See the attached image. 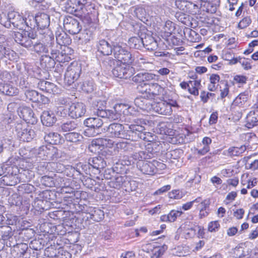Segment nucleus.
Wrapping results in <instances>:
<instances>
[{
    "label": "nucleus",
    "mask_w": 258,
    "mask_h": 258,
    "mask_svg": "<svg viewBox=\"0 0 258 258\" xmlns=\"http://www.w3.org/2000/svg\"><path fill=\"white\" fill-rule=\"evenodd\" d=\"M108 69H112L113 75L120 79H127L135 73V69L129 65L121 63L118 60L109 57L104 61Z\"/></svg>",
    "instance_id": "f257e3e1"
},
{
    "label": "nucleus",
    "mask_w": 258,
    "mask_h": 258,
    "mask_svg": "<svg viewBox=\"0 0 258 258\" xmlns=\"http://www.w3.org/2000/svg\"><path fill=\"white\" fill-rule=\"evenodd\" d=\"M140 121L137 120L136 124H132L128 125V129L126 130V140L138 141L139 139L150 141L151 133L145 131V128L141 125Z\"/></svg>",
    "instance_id": "f03ea898"
},
{
    "label": "nucleus",
    "mask_w": 258,
    "mask_h": 258,
    "mask_svg": "<svg viewBox=\"0 0 258 258\" xmlns=\"http://www.w3.org/2000/svg\"><path fill=\"white\" fill-rule=\"evenodd\" d=\"M37 36L36 32L30 30H24L21 32H15V41L22 46L29 49L32 47L33 42Z\"/></svg>",
    "instance_id": "7ed1b4c3"
},
{
    "label": "nucleus",
    "mask_w": 258,
    "mask_h": 258,
    "mask_svg": "<svg viewBox=\"0 0 258 258\" xmlns=\"http://www.w3.org/2000/svg\"><path fill=\"white\" fill-rule=\"evenodd\" d=\"M139 92L144 94V97L149 99H154L156 97L163 94L164 89L157 83H144L137 87Z\"/></svg>",
    "instance_id": "20e7f679"
},
{
    "label": "nucleus",
    "mask_w": 258,
    "mask_h": 258,
    "mask_svg": "<svg viewBox=\"0 0 258 258\" xmlns=\"http://www.w3.org/2000/svg\"><path fill=\"white\" fill-rule=\"evenodd\" d=\"M102 120L98 117H89L84 121L86 128L84 134L87 137H94L101 133V127L103 125Z\"/></svg>",
    "instance_id": "39448f33"
},
{
    "label": "nucleus",
    "mask_w": 258,
    "mask_h": 258,
    "mask_svg": "<svg viewBox=\"0 0 258 258\" xmlns=\"http://www.w3.org/2000/svg\"><path fill=\"white\" fill-rule=\"evenodd\" d=\"M82 72L81 63L77 62H73L69 65L64 75V81L68 84L71 85L79 78Z\"/></svg>",
    "instance_id": "423d86ee"
},
{
    "label": "nucleus",
    "mask_w": 258,
    "mask_h": 258,
    "mask_svg": "<svg viewBox=\"0 0 258 258\" xmlns=\"http://www.w3.org/2000/svg\"><path fill=\"white\" fill-rule=\"evenodd\" d=\"M15 129L17 137L23 142H30L35 136L34 130L28 127L25 123H16Z\"/></svg>",
    "instance_id": "0eeeda50"
},
{
    "label": "nucleus",
    "mask_w": 258,
    "mask_h": 258,
    "mask_svg": "<svg viewBox=\"0 0 258 258\" xmlns=\"http://www.w3.org/2000/svg\"><path fill=\"white\" fill-rule=\"evenodd\" d=\"M81 216L83 221H89L92 220L95 222H99L104 218V213L98 208L86 207V209L82 212Z\"/></svg>",
    "instance_id": "6e6552de"
},
{
    "label": "nucleus",
    "mask_w": 258,
    "mask_h": 258,
    "mask_svg": "<svg viewBox=\"0 0 258 258\" xmlns=\"http://www.w3.org/2000/svg\"><path fill=\"white\" fill-rule=\"evenodd\" d=\"M126 130H124V126L120 123H111L107 127L106 134L108 137L118 138L126 139L127 135Z\"/></svg>",
    "instance_id": "1a4fd4ad"
},
{
    "label": "nucleus",
    "mask_w": 258,
    "mask_h": 258,
    "mask_svg": "<svg viewBox=\"0 0 258 258\" xmlns=\"http://www.w3.org/2000/svg\"><path fill=\"white\" fill-rule=\"evenodd\" d=\"M64 29L70 34L75 35L82 30V26L78 20L72 16L66 17L63 20Z\"/></svg>",
    "instance_id": "9d476101"
},
{
    "label": "nucleus",
    "mask_w": 258,
    "mask_h": 258,
    "mask_svg": "<svg viewBox=\"0 0 258 258\" xmlns=\"http://www.w3.org/2000/svg\"><path fill=\"white\" fill-rule=\"evenodd\" d=\"M23 22H24V17L16 12H10L8 14V21L6 22L5 26L9 27L12 25L14 27L23 30Z\"/></svg>",
    "instance_id": "9b49d317"
},
{
    "label": "nucleus",
    "mask_w": 258,
    "mask_h": 258,
    "mask_svg": "<svg viewBox=\"0 0 258 258\" xmlns=\"http://www.w3.org/2000/svg\"><path fill=\"white\" fill-rule=\"evenodd\" d=\"M17 112L20 117L27 123L33 124L37 122V119L35 116L33 110L30 107L20 106L18 108Z\"/></svg>",
    "instance_id": "f8f14e48"
},
{
    "label": "nucleus",
    "mask_w": 258,
    "mask_h": 258,
    "mask_svg": "<svg viewBox=\"0 0 258 258\" xmlns=\"http://www.w3.org/2000/svg\"><path fill=\"white\" fill-rule=\"evenodd\" d=\"M86 111V106L84 103H73L69 108L68 115L72 118H78L83 116Z\"/></svg>",
    "instance_id": "ddd939ff"
},
{
    "label": "nucleus",
    "mask_w": 258,
    "mask_h": 258,
    "mask_svg": "<svg viewBox=\"0 0 258 258\" xmlns=\"http://www.w3.org/2000/svg\"><path fill=\"white\" fill-rule=\"evenodd\" d=\"M34 151L40 160H46L52 158L54 153H55L56 149L51 146L49 147L42 146L38 149H35Z\"/></svg>",
    "instance_id": "4468645a"
},
{
    "label": "nucleus",
    "mask_w": 258,
    "mask_h": 258,
    "mask_svg": "<svg viewBox=\"0 0 258 258\" xmlns=\"http://www.w3.org/2000/svg\"><path fill=\"white\" fill-rule=\"evenodd\" d=\"M37 88L47 93L52 94L58 93V88L54 84L43 80L38 81Z\"/></svg>",
    "instance_id": "2eb2a0df"
},
{
    "label": "nucleus",
    "mask_w": 258,
    "mask_h": 258,
    "mask_svg": "<svg viewBox=\"0 0 258 258\" xmlns=\"http://www.w3.org/2000/svg\"><path fill=\"white\" fill-rule=\"evenodd\" d=\"M134 103L136 106L142 110L150 111L152 109L153 104L151 103V99L144 97L143 94L136 98Z\"/></svg>",
    "instance_id": "dca6fc26"
},
{
    "label": "nucleus",
    "mask_w": 258,
    "mask_h": 258,
    "mask_svg": "<svg viewBox=\"0 0 258 258\" xmlns=\"http://www.w3.org/2000/svg\"><path fill=\"white\" fill-rule=\"evenodd\" d=\"M152 109L156 112L162 115H170L172 112V108L167 103V101L163 100L155 102L153 104Z\"/></svg>",
    "instance_id": "f3484780"
},
{
    "label": "nucleus",
    "mask_w": 258,
    "mask_h": 258,
    "mask_svg": "<svg viewBox=\"0 0 258 258\" xmlns=\"http://www.w3.org/2000/svg\"><path fill=\"white\" fill-rule=\"evenodd\" d=\"M42 124L47 126H52L56 121L57 118L54 113L51 110L43 111L41 115Z\"/></svg>",
    "instance_id": "a211bd4d"
},
{
    "label": "nucleus",
    "mask_w": 258,
    "mask_h": 258,
    "mask_svg": "<svg viewBox=\"0 0 258 258\" xmlns=\"http://www.w3.org/2000/svg\"><path fill=\"white\" fill-rule=\"evenodd\" d=\"M97 51L104 55H109L112 52V46L105 39L99 40L96 44Z\"/></svg>",
    "instance_id": "6ab92c4d"
},
{
    "label": "nucleus",
    "mask_w": 258,
    "mask_h": 258,
    "mask_svg": "<svg viewBox=\"0 0 258 258\" xmlns=\"http://www.w3.org/2000/svg\"><path fill=\"white\" fill-rule=\"evenodd\" d=\"M110 140L103 138H98L92 140L91 144L89 147V149L91 151L99 152L102 151L105 146H108V144H109ZM110 147V146H109Z\"/></svg>",
    "instance_id": "aec40b11"
},
{
    "label": "nucleus",
    "mask_w": 258,
    "mask_h": 258,
    "mask_svg": "<svg viewBox=\"0 0 258 258\" xmlns=\"http://www.w3.org/2000/svg\"><path fill=\"white\" fill-rule=\"evenodd\" d=\"M19 72L15 71L4 70L0 71V79L4 82H16L18 79Z\"/></svg>",
    "instance_id": "412c9836"
},
{
    "label": "nucleus",
    "mask_w": 258,
    "mask_h": 258,
    "mask_svg": "<svg viewBox=\"0 0 258 258\" xmlns=\"http://www.w3.org/2000/svg\"><path fill=\"white\" fill-rule=\"evenodd\" d=\"M36 27L40 29L49 26L50 24L49 16L45 13H39L35 16Z\"/></svg>",
    "instance_id": "4be33fe9"
},
{
    "label": "nucleus",
    "mask_w": 258,
    "mask_h": 258,
    "mask_svg": "<svg viewBox=\"0 0 258 258\" xmlns=\"http://www.w3.org/2000/svg\"><path fill=\"white\" fill-rule=\"evenodd\" d=\"M44 139L45 142L51 145L60 144L63 141L62 138L59 134L52 132L45 133Z\"/></svg>",
    "instance_id": "5701e85b"
},
{
    "label": "nucleus",
    "mask_w": 258,
    "mask_h": 258,
    "mask_svg": "<svg viewBox=\"0 0 258 258\" xmlns=\"http://www.w3.org/2000/svg\"><path fill=\"white\" fill-rule=\"evenodd\" d=\"M88 164L93 168L96 169L99 173L101 169H103L106 166L105 161L100 156L90 158L88 160Z\"/></svg>",
    "instance_id": "b1692460"
},
{
    "label": "nucleus",
    "mask_w": 258,
    "mask_h": 258,
    "mask_svg": "<svg viewBox=\"0 0 258 258\" xmlns=\"http://www.w3.org/2000/svg\"><path fill=\"white\" fill-rule=\"evenodd\" d=\"M0 92L4 95L13 96L19 94V90L14 85L5 84L2 86L0 85Z\"/></svg>",
    "instance_id": "393cba45"
},
{
    "label": "nucleus",
    "mask_w": 258,
    "mask_h": 258,
    "mask_svg": "<svg viewBox=\"0 0 258 258\" xmlns=\"http://www.w3.org/2000/svg\"><path fill=\"white\" fill-rule=\"evenodd\" d=\"M246 127L251 128L258 124V109L250 111L246 117Z\"/></svg>",
    "instance_id": "a878e982"
},
{
    "label": "nucleus",
    "mask_w": 258,
    "mask_h": 258,
    "mask_svg": "<svg viewBox=\"0 0 258 258\" xmlns=\"http://www.w3.org/2000/svg\"><path fill=\"white\" fill-rule=\"evenodd\" d=\"M138 166H139L140 170L145 174L153 175L155 173L154 170V166L152 161H144L139 162Z\"/></svg>",
    "instance_id": "bb28decb"
},
{
    "label": "nucleus",
    "mask_w": 258,
    "mask_h": 258,
    "mask_svg": "<svg viewBox=\"0 0 258 258\" xmlns=\"http://www.w3.org/2000/svg\"><path fill=\"white\" fill-rule=\"evenodd\" d=\"M156 75L148 73H139L133 77V81L136 83H144L155 79Z\"/></svg>",
    "instance_id": "cd10ccee"
},
{
    "label": "nucleus",
    "mask_w": 258,
    "mask_h": 258,
    "mask_svg": "<svg viewBox=\"0 0 258 258\" xmlns=\"http://www.w3.org/2000/svg\"><path fill=\"white\" fill-rule=\"evenodd\" d=\"M158 46L157 41L151 35H145L143 38V47L149 50H154Z\"/></svg>",
    "instance_id": "c85d7f7f"
},
{
    "label": "nucleus",
    "mask_w": 258,
    "mask_h": 258,
    "mask_svg": "<svg viewBox=\"0 0 258 258\" xmlns=\"http://www.w3.org/2000/svg\"><path fill=\"white\" fill-rule=\"evenodd\" d=\"M56 60L48 54L42 55L41 59V64L46 69L49 70L54 68Z\"/></svg>",
    "instance_id": "c756f323"
},
{
    "label": "nucleus",
    "mask_w": 258,
    "mask_h": 258,
    "mask_svg": "<svg viewBox=\"0 0 258 258\" xmlns=\"http://www.w3.org/2000/svg\"><path fill=\"white\" fill-rule=\"evenodd\" d=\"M56 41L59 46H67L72 43L71 37L65 32L56 33Z\"/></svg>",
    "instance_id": "7c9ffc66"
},
{
    "label": "nucleus",
    "mask_w": 258,
    "mask_h": 258,
    "mask_svg": "<svg viewBox=\"0 0 258 258\" xmlns=\"http://www.w3.org/2000/svg\"><path fill=\"white\" fill-rule=\"evenodd\" d=\"M48 42L46 44H43L40 41H34L33 45L30 49L38 54L47 53Z\"/></svg>",
    "instance_id": "2f4dec72"
},
{
    "label": "nucleus",
    "mask_w": 258,
    "mask_h": 258,
    "mask_svg": "<svg viewBox=\"0 0 258 258\" xmlns=\"http://www.w3.org/2000/svg\"><path fill=\"white\" fill-rule=\"evenodd\" d=\"M182 213L180 211L172 210L168 215L161 216L160 220L163 222H172L175 221L178 217L180 216Z\"/></svg>",
    "instance_id": "473e14b6"
},
{
    "label": "nucleus",
    "mask_w": 258,
    "mask_h": 258,
    "mask_svg": "<svg viewBox=\"0 0 258 258\" xmlns=\"http://www.w3.org/2000/svg\"><path fill=\"white\" fill-rule=\"evenodd\" d=\"M78 126L76 121L74 120H67L62 122L60 125V128L63 132H71L76 130Z\"/></svg>",
    "instance_id": "72a5a7b5"
},
{
    "label": "nucleus",
    "mask_w": 258,
    "mask_h": 258,
    "mask_svg": "<svg viewBox=\"0 0 258 258\" xmlns=\"http://www.w3.org/2000/svg\"><path fill=\"white\" fill-rule=\"evenodd\" d=\"M24 22L23 23V29L24 30L34 29L36 27L35 17L33 15H29L27 18H24Z\"/></svg>",
    "instance_id": "f704fd0d"
},
{
    "label": "nucleus",
    "mask_w": 258,
    "mask_h": 258,
    "mask_svg": "<svg viewBox=\"0 0 258 258\" xmlns=\"http://www.w3.org/2000/svg\"><path fill=\"white\" fill-rule=\"evenodd\" d=\"M58 45L57 43H55L54 40H51L50 42H48L47 53L50 51V56L55 58V59L60 52L59 50L60 47Z\"/></svg>",
    "instance_id": "c9c22d12"
},
{
    "label": "nucleus",
    "mask_w": 258,
    "mask_h": 258,
    "mask_svg": "<svg viewBox=\"0 0 258 258\" xmlns=\"http://www.w3.org/2000/svg\"><path fill=\"white\" fill-rule=\"evenodd\" d=\"M114 107L115 108V111L119 113V116H121L122 114H127L128 113H132L133 108L127 104H116Z\"/></svg>",
    "instance_id": "e433bc0d"
},
{
    "label": "nucleus",
    "mask_w": 258,
    "mask_h": 258,
    "mask_svg": "<svg viewBox=\"0 0 258 258\" xmlns=\"http://www.w3.org/2000/svg\"><path fill=\"white\" fill-rule=\"evenodd\" d=\"M128 43L130 47L140 49L143 47V37H132L129 39Z\"/></svg>",
    "instance_id": "4c0bfd02"
},
{
    "label": "nucleus",
    "mask_w": 258,
    "mask_h": 258,
    "mask_svg": "<svg viewBox=\"0 0 258 258\" xmlns=\"http://www.w3.org/2000/svg\"><path fill=\"white\" fill-rule=\"evenodd\" d=\"M124 52H125L120 56L118 61L121 63L130 65L134 61L135 57L127 50Z\"/></svg>",
    "instance_id": "58836bf2"
},
{
    "label": "nucleus",
    "mask_w": 258,
    "mask_h": 258,
    "mask_svg": "<svg viewBox=\"0 0 258 258\" xmlns=\"http://www.w3.org/2000/svg\"><path fill=\"white\" fill-rule=\"evenodd\" d=\"M65 139L68 142L77 143L81 142L83 139L82 136L76 132H71L65 134Z\"/></svg>",
    "instance_id": "ea45409f"
},
{
    "label": "nucleus",
    "mask_w": 258,
    "mask_h": 258,
    "mask_svg": "<svg viewBox=\"0 0 258 258\" xmlns=\"http://www.w3.org/2000/svg\"><path fill=\"white\" fill-rule=\"evenodd\" d=\"M248 93L243 92L240 93L233 101L232 105L239 107L243 106L248 98Z\"/></svg>",
    "instance_id": "a19ab883"
},
{
    "label": "nucleus",
    "mask_w": 258,
    "mask_h": 258,
    "mask_svg": "<svg viewBox=\"0 0 258 258\" xmlns=\"http://www.w3.org/2000/svg\"><path fill=\"white\" fill-rule=\"evenodd\" d=\"M25 96L27 100L34 103L38 102V99L40 98V94L34 90H26L25 92Z\"/></svg>",
    "instance_id": "79ce46f5"
},
{
    "label": "nucleus",
    "mask_w": 258,
    "mask_h": 258,
    "mask_svg": "<svg viewBox=\"0 0 258 258\" xmlns=\"http://www.w3.org/2000/svg\"><path fill=\"white\" fill-rule=\"evenodd\" d=\"M95 88V85L92 80L86 81L81 84L82 90L88 93L92 92Z\"/></svg>",
    "instance_id": "37998d69"
},
{
    "label": "nucleus",
    "mask_w": 258,
    "mask_h": 258,
    "mask_svg": "<svg viewBox=\"0 0 258 258\" xmlns=\"http://www.w3.org/2000/svg\"><path fill=\"white\" fill-rule=\"evenodd\" d=\"M0 236L4 240H7L12 237L11 228L9 226L3 227L0 229Z\"/></svg>",
    "instance_id": "c03bdc74"
},
{
    "label": "nucleus",
    "mask_w": 258,
    "mask_h": 258,
    "mask_svg": "<svg viewBox=\"0 0 258 258\" xmlns=\"http://www.w3.org/2000/svg\"><path fill=\"white\" fill-rule=\"evenodd\" d=\"M246 150L245 146H241L240 148L231 147L228 150V155L230 156H237L242 154Z\"/></svg>",
    "instance_id": "a18cd8bd"
},
{
    "label": "nucleus",
    "mask_w": 258,
    "mask_h": 258,
    "mask_svg": "<svg viewBox=\"0 0 258 258\" xmlns=\"http://www.w3.org/2000/svg\"><path fill=\"white\" fill-rule=\"evenodd\" d=\"M127 177L125 176H121L119 174H116L114 176L113 187L114 188H119L125 182Z\"/></svg>",
    "instance_id": "49530a36"
},
{
    "label": "nucleus",
    "mask_w": 258,
    "mask_h": 258,
    "mask_svg": "<svg viewBox=\"0 0 258 258\" xmlns=\"http://www.w3.org/2000/svg\"><path fill=\"white\" fill-rule=\"evenodd\" d=\"M19 191L29 194L35 190V187L32 184L24 183L18 186Z\"/></svg>",
    "instance_id": "de8ad7c7"
},
{
    "label": "nucleus",
    "mask_w": 258,
    "mask_h": 258,
    "mask_svg": "<svg viewBox=\"0 0 258 258\" xmlns=\"http://www.w3.org/2000/svg\"><path fill=\"white\" fill-rule=\"evenodd\" d=\"M40 181L45 186L53 187L55 185L53 178L50 176H43L41 177Z\"/></svg>",
    "instance_id": "09e8293b"
},
{
    "label": "nucleus",
    "mask_w": 258,
    "mask_h": 258,
    "mask_svg": "<svg viewBox=\"0 0 258 258\" xmlns=\"http://www.w3.org/2000/svg\"><path fill=\"white\" fill-rule=\"evenodd\" d=\"M125 50V49L120 45H116L114 46L112 48V52H113L114 57L117 59L116 60H118L119 59V57H120V56L125 52L124 51Z\"/></svg>",
    "instance_id": "8fccbe9b"
},
{
    "label": "nucleus",
    "mask_w": 258,
    "mask_h": 258,
    "mask_svg": "<svg viewBox=\"0 0 258 258\" xmlns=\"http://www.w3.org/2000/svg\"><path fill=\"white\" fill-rule=\"evenodd\" d=\"M42 239H34L30 243V248L35 250H40L43 248Z\"/></svg>",
    "instance_id": "3c124183"
},
{
    "label": "nucleus",
    "mask_w": 258,
    "mask_h": 258,
    "mask_svg": "<svg viewBox=\"0 0 258 258\" xmlns=\"http://www.w3.org/2000/svg\"><path fill=\"white\" fill-rule=\"evenodd\" d=\"M187 13L196 15L200 12V7L193 3L188 2Z\"/></svg>",
    "instance_id": "603ef678"
},
{
    "label": "nucleus",
    "mask_w": 258,
    "mask_h": 258,
    "mask_svg": "<svg viewBox=\"0 0 258 258\" xmlns=\"http://www.w3.org/2000/svg\"><path fill=\"white\" fill-rule=\"evenodd\" d=\"M234 252L236 257L238 258H245L246 255H248V251H245L244 248L241 246L236 247Z\"/></svg>",
    "instance_id": "864d4df0"
},
{
    "label": "nucleus",
    "mask_w": 258,
    "mask_h": 258,
    "mask_svg": "<svg viewBox=\"0 0 258 258\" xmlns=\"http://www.w3.org/2000/svg\"><path fill=\"white\" fill-rule=\"evenodd\" d=\"M71 59V57L66 52H60L55 58L56 61L59 63L69 62Z\"/></svg>",
    "instance_id": "5fc2aeb1"
},
{
    "label": "nucleus",
    "mask_w": 258,
    "mask_h": 258,
    "mask_svg": "<svg viewBox=\"0 0 258 258\" xmlns=\"http://www.w3.org/2000/svg\"><path fill=\"white\" fill-rule=\"evenodd\" d=\"M78 173V174H81V172L76 169L74 167L70 165H67V167L66 168V171H64V174L66 175L67 176L72 177L74 176L75 173Z\"/></svg>",
    "instance_id": "6e6d98bb"
},
{
    "label": "nucleus",
    "mask_w": 258,
    "mask_h": 258,
    "mask_svg": "<svg viewBox=\"0 0 258 258\" xmlns=\"http://www.w3.org/2000/svg\"><path fill=\"white\" fill-rule=\"evenodd\" d=\"M250 158V156H247L244 158L243 161L245 162L246 165H248L249 168L251 169L254 170L257 169L258 168V160H254L250 163L249 162Z\"/></svg>",
    "instance_id": "4d7b16f0"
},
{
    "label": "nucleus",
    "mask_w": 258,
    "mask_h": 258,
    "mask_svg": "<svg viewBox=\"0 0 258 258\" xmlns=\"http://www.w3.org/2000/svg\"><path fill=\"white\" fill-rule=\"evenodd\" d=\"M120 118L119 113L115 111L114 107H113V109L108 110L107 118L109 119L110 120H115Z\"/></svg>",
    "instance_id": "13d9d810"
},
{
    "label": "nucleus",
    "mask_w": 258,
    "mask_h": 258,
    "mask_svg": "<svg viewBox=\"0 0 258 258\" xmlns=\"http://www.w3.org/2000/svg\"><path fill=\"white\" fill-rule=\"evenodd\" d=\"M188 31L189 38L188 40L191 42H197L199 40V35L194 30L191 29H188L186 30Z\"/></svg>",
    "instance_id": "bf43d9fd"
},
{
    "label": "nucleus",
    "mask_w": 258,
    "mask_h": 258,
    "mask_svg": "<svg viewBox=\"0 0 258 258\" xmlns=\"http://www.w3.org/2000/svg\"><path fill=\"white\" fill-rule=\"evenodd\" d=\"M18 248L19 249V251L17 253V254L19 255H22L23 254L29 252L30 251V250H28V245L26 243H20L17 245Z\"/></svg>",
    "instance_id": "052dcab7"
},
{
    "label": "nucleus",
    "mask_w": 258,
    "mask_h": 258,
    "mask_svg": "<svg viewBox=\"0 0 258 258\" xmlns=\"http://www.w3.org/2000/svg\"><path fill=\"white\" fill-rule=\"evenodd\" d=\"M188 1L178 0L175 2L177 7L181 11L186 12L187 11Z\"/></svg>",
    "instance_id": "680f3d73"
},
{
    "label": "nucleus",
    "mask_w": 258,
    "mask_h": 258,
    "mask_svg": "<svg viewBox=\"0 0 258 258\" xmlns=\"http://www.w3.org/2000/svg\"><path fill=\"white\" fill-rule=\"evenodd\" d=\"M52 167L54 168V170L58 173H63L64 171H66L67 166L60 163H54L53 162L51 164Z\"/></svg>",
    "instance_id": "e2e57ef3"
},
{
    "label": "nucleus",
    "mask_w": 258,
    "mask_h": 258,
    "mask_svg": "<svg viewBox=\"0 0 258 258\" xmlns=\"http://www.w3.org/2000/svg\"><path fill=\"white\" fill-rule=\"evenodd\" d=\"M154 170L155 173L158 170H162L166 168V165L163 163L160 162L155 160H153Z\"/></svg>",
    "instance_id": "0e129e2a"
},
{
    "label": "nucleus",
    "mask_w": 258,
    "mask_h": 258,
    "mask_svg": "<svg viewBox=\"0 0 258 258\" xmlns=\"http://www.w3.org/2000/svg\"><path fill=\"white\" fill-rule=\"evenodd\" d=\"M174 24L171 21H167L165 22L164 27V31L165 32L171 34L174 30Z\"/></svg>",
    "instance_id": "69168bd1"
},
{
    "label": "nucleus",
    "mask_w": 258,
    "mask_h": 258,
    "mask_svg": "<svg viewBox=\"0 0 258 258\" xmlns=\"http://www.w3.org/2000/svg\"><path fill=\"white\" fill-rule=\"evenodd\" d=\"M215 94L212 93L206 92L204 91L201 92L200 97L202 101L204 103H207L210 97H214Z\"/></svg>",
    "instance_id": "338daca9"
},
{
    "label": "nucleus",
    "mask_w": 258,
    "mask_h": 258,
    "mask_svg": "<svg viewBox=\"0 0 258 258\" xmlns=\"http://www.w3.org/2000/svg\"><path fill=\"white\" fill-rule=\"evenodd\" d=\"M251 20L248 17L244 18L238 24V27L240 29H244L247 27L250 23Z\"/></svg>",
    "instance_id": "774afa93"
}]
</instances>
